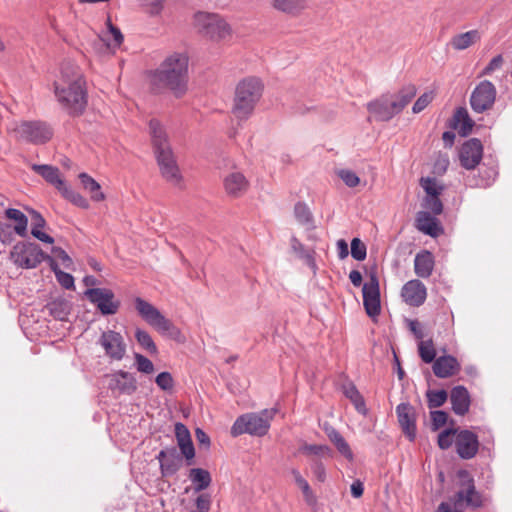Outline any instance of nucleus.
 Listing matches in <instances>:
<instances>
[{
  "mask_svg": "<svg viewBox=\"0 0 512 512\" xmlns=\"http://www.w3.org/2000/svg\"><path fill=\"white\" fill-rule=\"evenodd\" d=\"M53 86L57 101L69 115L83 113L87 105L86 91L82 74L74 63L64 62L61 65L60 75Z\"/></svg>",
  "mask_w": 512,
  "mask_h": 512,
  "instance_id": "obj_1",
  "label": "nucleus"
},
{
  "mask_svg": "<svg viewBox=\"0 0 512 512\" xmlns=\"http://www.w3.org/2000/svg\"><path fill=\"white\" fill-rule=\"evenodd\" d=\"M187 71L188 57L183 53H174L153 73L152 85L168 88L176 97H180L187 89Z\"/></svg>",
  "mask_w": 512,
  "mask_h": 512,
  "instance_id": "obj_2",
  "label": "nucleus"
},
{
  "mask_svg": "<svg viewBox=\"0 0 512 512\" xmlns=\"http://www.w3.org/2000/svg\"><path fill=\"white\" fill-rule=\"evenodd\" d=\"M263 92V85L256 77L241 80L236 88L231 108L232 114L240 121L247 120L254 112Z\"/></svg>",
  "mask_w": 512,
  "mask_h": 512,
  "instance_id": "obj_3",
  "label": "nucleus"
},
{
  "mask_svg": "<svg viewBox=\"0 0 512 512\" xmlns=\"http://www.w3.org/2000/svg\"><path fill=\"white\" fill-rule=\"evenodd\" d=\"M276 408L263 409L260 412H250L239 416L233 423L230 433L233 437L243 434L251 436H265L271 425V421L277 413Z\"/></svg>",
  "mask_w": 512,
  "mask_h": 512,
  "instance_id": "obj_4",
  "label": "nucleus"
},
{
  "mask_svg": "<svg viewBox=\"0 0 512 512\" xmlns=\"http://www.w3.org/2000/svg\"><path fill=\"white\" fill-rule=\"evenodd\" d=\"M194 25L199 34L212 42H227L233 35L231 25L217 13L197 12Z\"/></svg>",
  "mask_w": 512,
  "mask_h": 512,
  "instance_id": "obj_5",
  "label": "nucleus"
},
{
  "mask_svg": "<svg viewBox=\"0 0 512 512\" xmlns=\"http://www.w3.org/2000/svg\"><path fill=\"white\" fill-rule=\"evenodd\" d=\"M134 305L140 317L162 335L176 336L179 330L154 305L141 297H136Z\"/></svg>",
  "mask_w": 512,
  "mask_h": 512,
  "instance_id": "obj_6",
  "label": "nucleus"
},
{
  "mask_svg": "<svg viewBox=\"0 0 512 512\" xmlns=\"http://www.w3.org/2000/svg\"><path fill=\"white\" fill-rule=\"evenodd\" d=\"M13 133L17 140L34 145L45 144L53 136V130L50 125L39 120L16 123Z\"/></svg>",
  "mask_w": 512,
  "mask_h": 512,
  "instance_id": "obj_7",
  "label": "nucleus"
},
{
  "mask_svg": "<svg viewBox=\"0 0 512 512\" xmlns=\"http://www.w3.org/2000/svg\"><path fill=\"white\" fill-rule=\"evenodd\" d=\"M10 258L15 265L31 269L42 262L44 253L35 243L19 242L13 247Z\"/></svg>",
  "mask_w": 512,
  "mask_h": 512,
  "instance_id": "obj_8",
  "label": "nucleus"
},
{
  "mask_svg": "<svg viewBox=\"0 0 512 512\" xmlns=\"http://www.w3.org/2000/svg\"><path fill=\"white\" fill-rule=\"evenodd\" d=\"M496 88L488 80L481 81L472 91L470 105L474 112L483 113L492 108L496 99Z\"/></svg>",
  "mask_w": 512,
  "mask_h": 512,
  "instance_id": "obj_9",
  "label": "nucleus"
},
{
  "mask_svg": "<svg viewBox=\"0 0 512 512\" xmlns=\"http://www.w3.org/2000/svg\"><path fill=\"white\" fill-rule=\"evenodd\" d=\"M84 294L103 315H114L119 310L120 301L115 299V295L110 289L91 288L87 289Z\"/></svg>",
  "mask_w": 512,
  "mask_h": 512,
  "instance_id": "obj_10",
  "label": "nucleus"
},
{
  "mask_svg": "<svg viewBox=\"0 0 512 512\" xmlns=\"http://www.w3.org/2000/svg\"><path fill=\"white\" fill-rule=\"evenodd\" d=\"M98 344L104 350L105 356L112 361H121L127 352V345L124 337L114 330L104 331L99 340Z\"/></svg>",
  "mask_w": 512,
  "mask_h": 512,
  "instance_id": "obj_11",
  "label": "nucleus"
},
{
  "mask_svg": "<svg viewBox=\"0 0 512 512\" xmlns=\"http://www.w3.org/2000/svg\"><path fill=\"white\" fill-rule=\"evenodd\" d=\"M161 175L167 182L174 186H180L182 176L174 158L172 149H164L155 152Z\"/></svg>",
  "mask_w": 512,
  "mask_h": 512,
  "instance_id": "obj_12",
  "label": "nucleus"
},
{
  "mask_svg": "<svg viewBox=\"0 0 512 512\" xmlns=\"http://www.w3.org/2000/svg\"><path fill=\"white\" fill-rule=\"evenodd\" d=\"M363 305L369 317H376L380 314V289L379 281L376 275H371L370 279L364 283L362 288Z\"/></svg>",
  "mask_w": 512,
  "mask_h": 512,
  "instance_id": "obj_13",
  "label": "nucleus"
},
{
  "mask_svg": "<svg viewBox=\"0 0 512 512\" xmlns=\"http://www.w3.org/2000/svg\"><path fill=\"white\" fill-rule=\"evenodd\" d=\"M459 477L463 479L462 488L456 493V502H465L471 508H479L482 506V496L478 493L474 486V480L465 470L459 472Z\"/></svg>",
  "mask_w": 512,
  "mask_h": 512,
  "instance_id": "obj_14",
  "label": "nucleus"
},
{
  "mask_svg": "<svg viewBox=\"0 0 512 512\" xmlns=\"http://www.w3.org/2000/svg\"><path fill=\"white\" fill-rule=\"evenodd\" d=\"M483 156V146L479 139L472 138L466 141L460 148L459 159L465 169H474Z\"/></svg>",
  "mask_w": 512,
  "mask_h": 512,
  "instance_id": "obj_15",
  "label": "nucleus"
},
{
  "mask_svg": "<svg viewBox=\"0 0 512 512\" xmlns=\"http://www.w3.org/2000/svg\"><path fill=\"white\" fill-rule=\"evenodd\" d=\"M456 452L462 459H472L478 452L479 441L470 430H460L455 437Z\"/></svg>",
  "mask_w": 512,
  "mask_h": 512,
  "instance_id": "obj_16",
  "label": "nucleus"
},
{
  "mask_svg": "<svg viewBox=\"0 0 512 512\" xmlns=\"http://www.w3.org/2000/svg\"><path fill=\"white\" fill-rule=\"evenodd\" d=\"M392 99L390 95H382L380 98L375 99L367 104L368 112L377 121H389L398 114L396 108L392 106Z\"/></svg>",
  "mask_w": 512,
  "mask_h": 512,
  "instance_id": "obj_17",
  "label": "nucleus"
},
{
  "mask_svg": "<svg viewBox=\"0 0 512 512\" xmlns=\"http://www.w3.org/2000/svg\"><path fill=\"white\" fill-rule=\"evenodd\" d=\"M403 300L410 306H421L427 297V289L419 280H410L404 284L401 290Z\"/></svg>",
  "mask_w": 512,
  "mask_h": 512,
  "instance_id": "obj_18",
  "label": "nucleus"
},
{
  "mask_svg": "<svg viewBox=\"0 0 512 512\" xmlns=\"http://www.w3.org/2000/svg\"><path fill=\"white\" fill-rule=\"evenodd\" d=\"M396 413L404 434L413 441L416 437L414 408L408 403H401L396 407Z\"/></svg>",
  "mask_w": 512,
  "mask_h": 512,
  "instance_id": "obj_19",
  "label": "nucleus"
},
{
  "mask_svg": "<svg viewBox=\"0 0 512 512\" xmlns=\"http://www.w3.org/2000/svg\"><path fill=\"white\" fill-rule=\"evenodd\" d=\"M109 387L121 394L131 395L137 390V381L132 373L119 370L112 374Z\"/></svg>",
  "mask_w": 512,
  "mask_h": 512,
  "instance_id": "obj_20",
  "label": "nucleus"
},
{
  "mask_svg": "<svg viewBox=\"0 0 512 512\" xmlns=\"http://www.w3.org/2000/svg\"><path fill=\"white\" fill-rule=\"evenodd\" d=\"M432 369L436 377L445 379L456 375L460 371L461 365L454 356L444 355L436 358Z\"/></svg>",
  "mask_w": 512,
  "mask_h": 512,
  "instance_id": "obj_21",
  "label": "nucleus"
},
{
  "mask_svg": "<svg viewBox=\"0 0 512 512\" xmlns=\"http://www.w3.org/2000/svg\"><path fill=\"white\" fill-rule=\"evenodd\" d=\"M225 192L234 198L241 197L246 193L249 182L243 173L234 171L229 173L223 180Z\"/></svg>",
  "mask_w": 512,
  "mask_h": 512,
  "instance_id": "obj_22",
  "label": "nucleus"
},
{
  "mask_svg": "<svg viewBox=\"0 0 512 512\" xmlns=\"http://www.w3.org/2000/svg\"><path fill=\"white\" fill-rule=\"evenodd\" d=\"M449 397L452 410L456 415L463 416L469 411L471 398L466 387L462 385L453 387Z\"/></svg>",
  "mask_w": 512,
  "mask_h": 512,
  "instance_id": "obj_23",
  "label": "nucleus"
},
{
  "mask_svg": "<svg viewBox=\"0 0 512 512\" xmlns=\"http://www.w3.org/2000/svg\"><path fill=\"white\" fill-rule=\"evenodd\" d=\"M416 228L431 237H436L442 231L438 220L427 211L418 212L415 219Z\"/></svg>",
  "mask_w": 512,
  "mask_h": 512,
  "instance_id": "obj_24",
  "label": "nucleus"
},
{
  "mask_svg": "<svg viewBox=\"0 0 512 512\" xmlns=\"http://www.w3.org/2000/svg\"><path fill=\"white\" fill-rule=\"evenodd\" d=\"M434 268V258L429 251H422L415 256L414 270L417 276L428 278Z\"/></svg>",
  "mask_w": 512,
  "mask_h": 512,
  "instance_id": "obj_25",
  "label": "nucleus"
},
{
  "mask_svg": "<svg viewBox=\"0 0 512 512\" xmlns=\"http://www.w3.org/2000/svg\"><path fill=\"white\" fill-rule=\"evenodd\" d=\"M106 25L107 30L102 33L100 40L105 43L107 49L114 53V51L122 44L124 37L120 29L112 24L110 18L107 19Z\"/></svg>",
  "mask_w": 512,
  "mask_h": 512,
  "instance_id": "obj_26",
  "label": "nucleus"
},
{
  "mask_svg": "<svg viewBox=\"0 0 512 512\" xmlns=\"http://www.w3.org/2000/svg\"><path fill=\"white\" fill-rule=\"evenodd\" d=\"M32 170L41 175L48 183L52 184L59 191L65 184L64 180L60 177V172L57 167L51 165L33 164Z\"/></svg>",
  "mask_w": 512,
  "mask_h": 512,
  "instance_id": "obj_27",
  "label": "nucleus"
},
{
  "mask_svg": "<svg viewBox=\"0 0 512 512\" xmlns=\"http://www.w3.org/2000/svg\"><path fill=\"white\" fill-rule=\"evenodd\" d=\"M149 131L155 152L171 148L167 140L166 132L158 120H150Z\"/></svg>",
  "mask_w": 512,
  "mask_h": 512,
  "instance_id": "obj_28",
  "label": "nucleus"
},
{
  "mask_svg": "<svg viewBox=\"0 0 512 512\" xmlns=\"http://www.w3.org/2000/svg\"><path fill=\"white\" fill-rule=\"evenodd\" d=\"M274 9L289 15H299L307 8L306 0H272Z\"/></svg>",
  "mask_w": 512,
  "mask_h": 512,
  "instance_id": "obj_29",
  "label": "nucleus"
},
{
  "mask_svg": "<svg viewBox=\"0 0 512 512\" xmlns=\"http://www.w3.org/2000/svg\"><path fill=\"white\" fill-rule=\"evenodd\" d=\"M417 89L413 84L403 86L396 94L390 95L393 101L392 106L396 108L398 114L407 106V104L416 95Z\"/></svg>",
  "mask_w": 512,
  "mask_h": 512,
  "instance_id": "obj_30",
  "label": "nucleus"
},
{
  "mask_svg": "<svg viewBox=\"0 0 512 512\" xmlns=\"http://www.w3.org/2000/svg\"><path fill=\"white\" fill-rule=\"evenodd\" d=\"M188 477L193 484L195 492H201L207 489L212 482L210 472L203 468L190 469Z\"/></svg>",
  "mask_w": 512,
  "mask_h": 512,
  "instance_id": "obj_31",
  "label": "nucleus"
},
{
  "mask_svg": "<svg viewBox=\"0 0 512 512\" xmlns=\"http://www.w3.org/2000/svg\"><path fill=\"white\" fill-rule=\"evenodd\" d=\"M46 309L55 319L64 321L70 314L71 305L68 300L64 298H57L49 302L46 305Z\"/></svg>",
  "mask_w": 512,
  "mask_h": 512,
  "instance_id": "obj_32",
  "label": "nucleus"
},
{
  "mask_svg": "<svg viewBox=\"0 0 512 512\" xmlns=\"http://www.w3.org/2000/svg\"><path fill=\"white\" fill-rule=\"evenodd\" d=\"M290 244L292 251L299 258L303 259L305 264L315 273L317 266L313 256L314 251L306 249L305 246L295 236L291 237Z\"/></svg>",
  "mask_w": 512,
  "mask_h": 512,
  "instance_id": "obj_33",
  "label": "nucleus"
},
{
  "mask_svg": "<svg viewBox=\"0 0 512 512\" xmlns=\"http://www.w3.org/2000/svg\"><path fill=\"white\" fill-rule=\"evenodd\" d=\"M78 177L82 187L90 193L93 201L100 202L105 199V195L101 191L100 184L94 178L87 173H80Z\"/></svg>",
  "mask_w": 512,
  "mask_h": 512,
  "instance_id": "obj_34",
  "label": "nucleus"
},
{
  "mask_svg": "<svg viewBox=\"0 0 512 512\" xmlns=\"http://www.w3.org/2000/svg\"><path fill=\"white\" fill-rule=\"evenodd\" d=\"M480 40V34L477 30H470L465 33L455 35L450 44L455 50H464Z\"/></svg>",
  "mask_w": 512,
  "mask_h": 512,
  "instance_id": "obj_35",
  "label": "nucleus"
},
{
  "mask_svg": "<svg viewBox=\"0 0 512 512\" xmlns=\"http://www.w3.org/2000/svg\"><path fill=\"white\" fill-rule=\"evenodd\" d=\"M5 216L15 222L14 231L20 237L27 236L28 218L20 210L15 208H9L5 211Z\"/></svg>",
  "mask_w": 512,
  "mask_h": 512,
  "instance_id": "obj_36",
  "label": "nucleus"
},
{
  "mask_svg": "<svg viewBox=\"0 0 512 512\" xmlns=\"http://www.w3.org/2000/svg\"><path fill=\"white\" fill-rule=\"evenodd\" d=\"M344 395L352 402L358 413L367 415L368 409L366 407L363 396L360 394L356 386L352 383L343 386Z\"/></svg>",
  "mask_w": 512,
  "mask_h": 512,
  "instance_id": "obj_37",
  "label": "nucleus"
},
{
  "mask_svg": "<svg viewBox=\"0 0 512 512\" xmlns=\"http://www.w3.org/2000/svg\"><path fill=\"white\" fill-rule=\"evenodd\" d=\"M455 127L459 129L461 135H468L474 125L466 108L460 107L454 114Z\"/></svg>",
  "mask_w": 512,
  "mask_h": 512,
  "instance_id": "obj_38",
  "label": "nucleus"
},
{
  "mask_svg": "<svg viewBox=\"0 0 512 512\" xmlns=\"http://www.w3.org/2000/svg\"><path fill=\"white\" fill-rule=\"evenodd\" d=\"M181 467V459L177 455L176 449H170V456L167 457L164 461H162V465L160 467L161 474L164 477L174 475Z\"/></svg>",
  "mask_w": 512,
  "mask_h": 512,
  "instance_id": "obj_39",
  "label": "nucleus"
},
{
  "mask_svg": "<svg viewBox=\"0 0 512 512\" xmlns=\"http://www.w3.org/2000/svg\"><path fill=\"white\" fill-rule=\"evenodd\" d=\"M291 475L294 478L295 483L298 485V487L301 489L305 501L312 505L316 502L315 495L307 482V480L301 475L300 471L298 469H292Z\"/></svg>",
  "mask_w": 512,
  "mask_h": 512,
  "instance_id": "obj_40",
  "label": "nucleus"
},
{
  "mask_svg": "<svg viewBox=\"0 0 512 512\" xmlns=\"http://www.w3.org/2000/svg\"><path fill=\"white\" fill-rule=\"evenodd\" d=\"M418 353L424 363H433L436 360V349L431 338L418 342Z\"/></svg>",
  "mask_w": 512,
  "mask_h": 512,
  "instance_id": "obj_41",
  "label": "nucleus"
},
{
  "mask_svg": "<svg viewBox=\"0 0 512 512\" xmlns=\"http://www.w3.org/2000/svg\"><path fill=\"white\" fill-rule=\"evenodd\" d=\"M294 216L297 222L306 226L307 229L313 228V216L309 207L302 202H298L294 207Z\"/></svg>",
  "mask_w": 512,
  "mask_h": 512,
  "instance_id": "obj_42",
  "label": "nucleus"
},
{
  "mask_svg": "<svg viewBox=\"0 0 512 512\" xmlns=\"http://www.w3.org/2000/svg\"><path fill=\"white\" fill-rule=\"evenodd\" d=\"M61 195L77 207L88 209L89 202L80 193L67 186L66 183L60 188Z\"/></svg>",
  "mask_w": 512,
  "mask_h": 512,
  "instance_id": "obj_43",
  "label": "nucleus"
},
{
  "mask_svg": "<svg viewBox=\"0 0 512 512\" xmlns=\"http://www.w3.org/2000/svg\"><path fill=\"white\" fill-rule=\"evenodd\" d=\"M135 338H136L138 344L143 349H145L146 351H148L151 354H157V352H158L157 346L147 331L137 328L135 331Z\"/></svg>",
  "mask_w": 512,
  "mask_h": 512,
  "instance_id": "obj_44",
  "label": "nucleus"
},
{
  "mask_svg": "<svg viewBox=\"0 0 512 512\" xmlns=\"http://www.w3.org/2000/svg\"><path fill=\"white\" fill-rule=\"evenodd\" d=\"M299 451L307 456L331 457L332 450L327 445L304 444Z\"/></svg>",
  "mask_w": 512,
  "mask_h": 512,
  "instance_id": "obj_45",
  "label": "nucleus"
},
{
  "mask_svg": "<svg viewBox=\"0 0 512 512\" xmlns=\"http://www.w3.org/2000/svg\"><path fill=\"white\" fill-rule=\"evenodd\" d=\"M427 403L429 408H438L442 406L448 398V394L445 390H427L426 392Z\"/></svg>",
  "mask_w": 512,
  "mask_h": 512,
  "instance_id": "obj_46",
  "label": "nucleus"
},
{
  "mask_svg": "<svg viewBox=\"0 0 512 512\" xmlns=\"http://www.w3.org/2000/svg\"><path fill=\"white\" fill-rule=\"evenodd\" d=\"M134 365L138 372L143 374H153L155 371L153 362L140 353L134 354Z\"/></svg>",
  "mask_w": 512,
  "mask_h": 512,
  "instance_id": "obj_47",
  "label": "nucleus"
},
{
  "mask_svg": "<svg viewBox=\"0 0 512 512\" xmlns=\"http://www.w3.org/2000/svg\"><path fill=\"white\" fill-rule=\"evenodd\" d=\"M420 183L427 194L426 197L439 196L442 191V187L438 185L434 178H421Z\"/></svg>",
  "mask_w": 512,
  "mask_h": 512,
  "instance_id": "obj_48",
  "label": "nucleus"
},
{
  "mask_svg": "<svg viewBox=\"0 0 512 512\" xmlns=\"http://www.w3.org/2000/svg\"><path fill=\"white\" fill-rule=\"evenodd\" d=\"M458 431L453 428H447L439 433L438 435V446L442 450H446L451 447L453 443V437H456Z\"/></svg>",
  "mask_w": 512,
  "mask_h": 512,
  "instance_id": "obj_49",
  "label": "nucleus"
},
{
  "mask_svg": "<svg viewBox=\"0 0 512 512\" xmlns=\"http://www.w3.org/2000/svg\"><path fill=\"white\" fill-rule=\"evenodd\" d=\"M351 255L357 261H363L367 256L366 245L359 238L351 241Z\"/></svg>",
  "mask_w": 512,
  "mask_h": 512,
  "instance_id": "obj_50",
  "label": "nucleus"
},
{
  "mask_svg": "<svg viewBox=\"0 0 512 512\" xmlns=\"http://www.w3.org/2000/svg\"><path fill=\"white\" fill-rule=\"evenodd\" d=\"M337 175L350 188H354L360 183V178L352 170L340 169Z\"/></svg>",
  "mask_w": 512,
  "mask_h": 512,
  "instance_id": "obj_51",
  "label": "nucleus"
},
{
  "mask_svg": "<svg viewBox=\"0 0 512 512\" xmlns=\"http://www.w3.org/2000/svg\"><path fill=\"white\" fill-rule=\"evenodd\" d=\"M310 469L314 477L319 482H324L326 480V469L324 464L319 459L311 460Z\"/></svg>",
  "mask_w": 512,
  "mask_h": 512,
  "instance_id": "obj_52",
  "label": "nucleus"
},
{
  "mask_svg": "<svg viewBox=\"0 0 512 512\" xmlns=\"http://www.w3.org/2000/svg\"><path fill=\"white\" fill-rule=\"evenodd\" d=\"M448 414L442 410H435L431 412V425L432 430L436 431L444 426L447 422Z\"/></svg>",
  "mask_w": 512,
  "mask_h": 512,
  "instance_id": "obj_53",
  "label": "nucleus"
},
{
  "mask_svg": "<svg viewBox=\"0 0 512 512\" xmlns=\"http://www.w3.org/2000/svg\"><path fill=\"white\" fill-rule=\"evenodd\" d=\"M52 268L55 272L57 281L60 283V285L62 287H64L65 289L74 288V278L71 274L63 272V271L57 269L56 267H52Z\"/></svg>",
  "mask_w": 512,
  "mask_h": 512,
  "instance_id": "obj_54",
  "label": "nucleus"
},
{
  "mask_svg": "<svg viewBox=\"0 0 512 512\" xmlns=\"http://www.w3.org/2000/svg\"><path fill=\"white\" fill-rule=\"evenodd\" d=\"M158 387L164 391L171 390L174 385L173 377L169 372H161L155 379Z\"/></svg>",
  "mask_w": 512,
  "mask_h": 512,
  "instance_id": "obj_55",
  "label": "nucleus"
},
{
  "mask_svg": "<svg viewBox=\"0 0 512 512\" xmlns=\"http://www.w3.org/2000/svg\"><path fill=\"white\" fill-rule=\"evenodd\" d=\"M423 206L435 215L441 214L443 210L442 202L438 196L425 197Z\"/></svg>",
  "mask_w": 512,
  "mask_h": 512,
  "instance_id": "obj_56",
  "label": "nucleus"
},
{
  "mask_svg": "<svg viewBox=\"0 0 512 512\" xmlns=\"http://www.w3.org/2000/svg\"><path fill=\"white\" fill-rule=\"evenodd\" d=\"M407 326L414 337L419 341L424 340L425 333L423 325L418 320L407 319Z\"/></svg>",
  "mask_w": 512,
  "mask_h": 512,
  "instance_id": "obj_57",
  "label": "nucleus"
},
{
  "mask_svg": "<svg viewBox=\"0 0 512 512\" xmlns=\"http://www.w3.org/2000/svg\"><path fill=\"white\" fill-rule=\"evenodd\" d=\"M175 435H176V439H177L178 444L192 441L189 430L182 423H176V425H175Z\"/></svg>",
  "mask_w": 512,
  "mask_h": 512,
  "instance_id": "obj_58",
  "label": "nucleus"
},
{
  "mask_svg": "<svg viewBox=\"0 0 512 512\" xmlns=\"http://www.w3.org/2000/svg\"><path fill=\"white\" fill-rule=\"evenodd\" d=\"M432 99H433L432 93H424L423 95H421L416 100V102L414 103V105L412 107L413 113L417 114V113H420L421 111H423L428 106V104L432 101Z\"/></svg>",
  "mask_w": 512,
  "mask_h": 512,
  "instance_id": "obj_59",
  "label": "nucleus"
},
{
  "mask_svg": "<svg viewBox=\"0 0 512 512\" xmlns=\"http://www.w3.org/2000/svg\"><path fill=\"white\" fill-rule=\"evenodd\" d=\"M178 446L181 450V453L183 454V456L186 459V464L191 465L193 463V459L195 457V449H194L192 441L178 444Z\"/></svg>",
  "mask_w": 512,
  "mask_h": 512,
  "instance_id": "obj_60",
  "label": "nucleus"
},
{
  "mask_svg": "<svg viewBox=\"0 0 512 512\" xmlns=\"http://www.w3.org/2000/svg\"><path fill=\"white\" fill-rule=\"evenodd\" d=\"M196 507L198 512H208L211 506V497L209 494H200L196 498Z\"/></svg>",
  "mask_w": 512,
  "mask_h": 512,
  "instance_id": "obj_61",
  "label": "nucleus"
},
{
  "mask_svg": "<svg viewBox=\"0 0 512 512\" xmlns=\"http://www.w3.org/2000/svg\"><path fill=\"white\" fill-rule=\"evenodd\" d=\"M334 445L336 449L339 451V453H341L346 459H353V453L350 449V446L343 437L337 442H335Z\"/></svg>",
  "mask_w": 512,
  "mask_h": 512,
  "instance_id": "obj_62",
  "label": "nucleus"
},
{
  "mask_svg": "<svg viewBox=\"0 0 512 512\" xmlns=\"http://www.w3.org/2000/svg\"><path fill=\"white\" fill-rule=\"evenodd\" d=\"M503 64V57L502 55H497L489 62V64L484 68L482 71V75H490L495 70L501 68Z\"/></svg>",
  "mask_w": 512,
  "mask_h": 512,
  "instance_id": "obj_63",
  "label": "nucleus"
},
{
  "mask_svg": "<svg viewBox=\"0 0 512 512\" xmlns=\"http://www.w3.org/2000/svg\"><path fill=\"white\" fill-rule=\"evenodd\" d=\"M195 436L200 445H204L206 448L210 446V438L202 429L197 428L195 430Z\"/></svg>",
  "mask_w": 512,
  "mask_h": 512,
  "instance_id": "obj_64",
  "label": "nucleus"
}]
</instances>
